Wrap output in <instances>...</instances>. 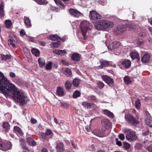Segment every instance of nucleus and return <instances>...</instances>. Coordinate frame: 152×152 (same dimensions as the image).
Returning a JSON list of instances; mask_svg holds the SVG:
<instances>
[{
    "mask_svg": "<svg viewBox=\"0 0 152 152\" xmlns=\"http://www.w3.org/2000/svg\"><path fill=\"white\" fill-rule=\"evenodd\" d=\"M69 11L70 14L75 17L78 18L83 15L81 13L77 10L71 9Z\"/></svg>",
    "mask_w": 152,
    "mask_h": 152,
    "instance_id": "9b49d317",
    "label": "nucleus"
},
{
    "mask_svg": "<svg viewBox=\"0 0 152 152\" xmlns=\"http://www.w3.org/2000/svg\"><path fill=\"white\" fill-rule=\"evenodd\" d=\"M142 134L143 135L146 136L148 134V130H147L145 132H143Z\"/></svg>",
    "mask_w": 152,
    "mask_h": 152,
    "instance_id": "680f3d73",
    "label": "nucleus"
},
{
    "mask_svg": "<svg viewBox=\"0 0 152 152\" xmlns=\"http://www.w3.org/2000/svg\"><path fill=\"white\" fill-rule=\"evenodd\" d=\"M52 63L51 61H49L46 65L45 68L48 70L51 69Z\"/></svg>",
    "mask_w": 152,
    "mask_h": 152,
    "instance_id": "e433bc0d",
    "label": "nucleus"
},
{
    "mask_svg": "<svg viewBox=\"0 0 152 152\" xmlns=\"http://www.w3.org/2000/svg\"><path fill=\"white\" fill-rule=\"evenodd\" d=\"M102 124L104 126L105 128L106 129H108L110 126V121L107 119H104L102 120Z\"/></svg>",
    "mask_w": 152,
    "mask_h": 152,
    "instance_id": "ddd939ff",
    "label": "nucleus"
},
{
    "mask_svg": "<svg viewBox=\"0 0 152 152\" xmlns=\"http://www.w3.org/2000/svg\"><path fill=\"white\" fill-rule=\"evenodd\" d=\"M80 92L78 91H75L73 94V97L74 98H76L80 95Z\"/></svg>",
    "mask_w": 152,
    "mask_h": 152,
    "instance_id": "c9c22d12",
    "label": "nucleus"
},
{
    "mask_svg": "<svg viewBox=\"0 0 152 152\" xmlns=\"http://www.w3.org/2000/svg\"><path fill=\"white\" fill-rule=\"evenodd\" d=\"M89 17L91 19L94 20H96L101 19L102 16L97 12L92 11L90 12Z\"/></svg>",
    "mask_w": 152,
    "mask_h": 152,
    "instance_id": "6e6552de",
    "label": "nucleus"
},
{
    "mask_svg": "<svg viewBox=\"0 0 152 152\" xmlns=\"http://www.w3.org/2000/svg\"><path fill=\"white\" fill-rule=\"evenodd\" d=\"M113 23L112 22L106 20H100L95 25L96 29L98 30H104L106 29H110L113 27Z\"/></svg>",
    "mask_w": 152,
    "mask_h": 152,
    "instance_id": "f03ea898",
    "label": "nucleus"
},
{
    "mask_svg": "<svg viewBox=\"0 0 152 152\" xmlns=\"http://www.w3.org/2000/svg\"><path fill=\"white\" fill-rule=\"evenodd\" d=\"M124 132L127 133L126 137L127 140L132 141L137 139V137L135 132L126 128L124 129Z\"/></svg>",
    "mask_w": 152,
    "mask_h": 152,
    "instance_id": "7ed1b4c3",
    "label": "nucleus"
},
{
    "mask_svg": "<svg viewBox=\"0 0 152 152\" xmlns=\"http://www.w3.org/2000/svg\"><path fill=\"white\" fill-rule=\"evenodd\" d=\"M20 34H22L23 35L25 34V32L24 30H21L20 31Z\"/></svg>",
    "mask_w": 152,
    "mask_h": 152,
    "instance_id": "052dcab7",
    "label": "nucleus"
},
{
    "mask_svg": "<svg viewBox=\"0 0 152 152\" xmlns=\"http://www.w3.org/2000/svg\"><path fill=\"white\" fill-rule=\"evenodd\" d=\"M147 150L149 152H152V145L148 146L147 148Z\"/></svg>",
    "mask_w": 152,
    "mask_h": 152,
    "instance_id": "603ef678",
    "label": "nucleus"
},
{
    "mask_svg": "<svg viewBox=\"0 0 152 152\" xmlns=\"http://www.w3.org/2000/svg\"><path fill=\"white\" fill-rule=\"evenodd\" d=\"M59 50L57 49L54 50L53 51L54 53L58 55H59Z\"/></svg>",
    "mask_w": 152,
    "mask_h": 152,
    "instance_id": "6e6d98bb",
    "label": "nucleus"
},
{
    "mask_svg": "<svg viewBox=\"0 0 152 152\" xmlns=\"http://www.w3.org/2000/svg\"><path fill=\"white\" fill-rule=\"evenodd\" d=\"M60 44V42L58 41L56 42H53L52 43V46L54 48H57Z\"/></svg>",
    "mask_w": 152,
    "mask_h": 152,
    "instance_id": "4c0bfd02",
    "label": "nucleus"
},
{
    "mask_svg": "<svg viewBox=\"0 0 152 152\" xmlns=\"http://www.w3.org/2000/svg\"><path fill=\"white\" fill-rule=\"evenodd\" d=\"M0 91L6 97L11 96L17 102L22 105L28 100L27 97L20 92L16 86L10 83L3 73L0 72Z\"/></svg>",
    "mask_w": 152,
    "mask_h": 152,
    "instance_id": "f257e3e1",
    "label": "nucleus"
},
{
    "mask_svg": "<svg viewBox=\"0 0 152 152\" xmlns=\"http://www.w3.org/2000/svg\"><path fill=\"white\" fill-rule=\"evenodd\" d=\"M45 45V43L44 42H41L40 43V45L42 46H44Z\"/></svg>",
    "mask_w": 152,
    "mask_h": 152,
    "instance_id": "774afa93",
    "label": "nucleus"
},
{
    "mask_svg": "<svg viewBox=\"0 0 152 152\" xmlns=\"http://www.w3.org/2000/svg\"><path fill=\"white\" fill-rule=\"evenodd\" d=\"M145 124L149 126L152 127V120L147 119L145 121Z\"/></svg>",
    "mask_w": 152,
    "mask_h": 152,
    "instance_id": "ea45409f",
    "label": "nucleus"
},
{
    "mask_svg": "<svg viewBox=\"0 0 152 152\" xmlns=\"http://www.w3.org/2000/svg\"><path fill=\"white\" fill-rule=\"evenodd\" d=\"M5 24L6 27L7 28H10L12 25V22L11 21L9 20H6L5 21Z\"/></svg>",
    "mask_w": 152,
    "mask_h": 152,
    "instance_id": "a19ab883",
    "label": "nucleus"
},
{
    "mask_svg": "<svg viewBox=\"0 0 152 152\" xmlns=\"http://www.w3.org/2000/svg\"><path fill=\"white\" fill-rule=\"evenodd\" d=\"M135 106L137 109H139L141 106L140 100L138 99L135 101Z\"/></svg>",
    "mask_w": 152,
    "mask_h": 152,
    "instance_id": "2f4dec72",
    "label": "nucleus"
},
{
    "mask_svg": "<svg viewBox=\"0 0 152 152\" xmlns=\"http://www.w3.org/2000/svg\"><path fill=\"white\" fill-rule=\"evenodd\" d=\"M1 58L2 60H6L7 59H10L11 58V56L9 55H5L4 54H1Z\"/></svg>",
    "mask_w": 152,
    "mask_h": 152,
    "instance_id": "f704fd0d",
    "label": "nucleus"
},
{
    "mask_svg": "<svg viewBox=\"0 0 152 152\" xmlns=\"http://www.w3.org/2000/svg\"><path fill=\"white\" fill-rule=\"evenodd\" d=\"M54 121L56 124H58L59 125H60V124L59 123L58 120L56 118H54Z\"/></svg>",
    "mask_w": 152,
    "mask_h": 152,
    "instance_id": "4d7b16f0",
    "label": "nucleus"
},
{
    "mask_svg": "<svg viewBox=\"0 0 152 152\" xmlns=\"http://www.w3.org/2000/svg\"><path fill=\"white\" fill-rule=\"evenodd\" d=\"M31 53L36 56H39L40 53L39 50L36 48H33L31 50Z\"/></svg>",
    "mask_w": 152,
    "mask_h": 152,
    "instance_id": "c756f323",
    "label": "nucleus"
},
{
    "mask_svg": "<svg viewBox=\"0 0 152 152\" xmlns=\"http://www.w3.org/2000/svg\"><path fill=\"white\" fill-rule=\"evenodd\" d=\"M50 38L51 40L54 41L59 39L60 37L57 35H53L50 36Z\"/></svg>",
    "mask_w": 152,
    "mask_h": 152,
    "instance_id": "473e14b6",
    "label": "nucleus"
},
{
    "mask_svg": "<svg viewBox=\"0 0 152 152\" xmlns=\"http://www.w3.org/2000/svg\"><path fill=\"white\" fill-rule=\"evenodd\" d=\"M91 99L92 101H95L96 100V98L94 96H92L91 97Z\"/></svg>",
    "mask_w": 152,
    "mask_h": 152,
    "instance_id": "e2e57ef3",
    "label": "nucleus"
},
{
    "mask_svg": "<svg viewBox=\"0 0 152 152\" xmlns=\"http://www.w3.org/2000/svg\"><path fill=\"white\" fill-rule=\"evenodd\" d=\"M45 133L47 136L49 135H53V132L49 129H47L46 130Z\"/></svg>",
    "mask_w": 152,
    "mask_h": 152,
    "instance_id": "c03bdc74",
    "label": "nucleus"
},
{
    "mask_svg": "<svg viewBox=\"0 0 152 152\" xmlns=\"http://www.w3.org/2000/svg\"><path fill=\"white\" fill-rule=\"evenodd\" d=\"M61 107H63L64 108H67L69 106V104L65 102H61Z\"/></svg>",
    "mask_w": 152,
    "mask_h": 152,
    "instance_id": "58836bf2",
    "label": "nucleus"
},
{
    "mask_svg": "<svg viewBox=\"0 0 152 152\" xmlns=\"http://www.w3.org/2000/svg\"><path fill=\"white\" fill-rule=\"evenodd\" d=\"M126 121L132 125H137L139 122L132 115L128 113L125 115V117Z\"/></svg>",
    "mask_w": 152,
    "mask_h": 152,
    "instance_id": "423d86ee",
    "label": "nucleus"
},
{
    "mask_svg": "<svg viewBox=\"0 0 152 152\" xmlns=\"http://www.w3.org/2000/svg\"><path fill=\"white\" fill-rule=\"evenodd\" d=\"M3 127L5 129L4 130L6 132H8L10 129V126L8 122H4L3 123Z\"/></svg>",
    "mask_w": 152,
    "mask_h": 152,
    "instance_id": "c85d7f7f",
    "label": "nucleus"
},
{
    "mask_svg": "<svg viewBox=\"0 0 152 152\" xmlns=\"http://www.w3.org/2000/svg\"><path fill=\"white\" fill-rule=\"evenodd\" d=\"M103 80L108 85H113L114 81L113 79L107 75H103L102 76Z\"/></svg>",
    "mask_w": 152,
    "mask_h": 152,
    "instance_id": "1a4fd4ad",
    "label": "nucleus"
},
{
    "mask_svg": "<svg viewBox=\"0 0 152 152\" xmlns=\"http://www.w3.org/2000/svg\"><path fill=\"white\" fill-rule=\"evenodd\" d=\"M97 85L99 89H102L104 86V85L102 82L99 81L97 83Z\"/></svg>",
    "mask_w": 152,
    "mask_h": 152,
    "instance_id": "a18cd8bd",
    "label": "nucleus"
},
{
    "mask_svg": "<svg viewBox=\"0 0 152 152\" xmlns=\"http://www.w3.org/2000/svg\"><path fill=\"white\" fill-rule=\"evenodd\" d=\"M119 138L121 140H123L125 139V136L124 134H121L118 136Z\"/></svg>",
    "mask_w": 152,
    "mask_h": 152,
    "instance_id": "3c124183",
    "label": "nucleus"
},
{
    "mask_svg": "<svg viewBox=\"0 0 152 152\" xmlns=\"http://www.w3.org/2000/svg\"><path fill=\"white\" fill-rule=\"evenodd\" d=\"M10 76L12 78H15V74L13 72H10Z\"/></svg>",
    "mask_w": 152,
    "mask_h": 152,
    "instance_id": "5fc2aeb1",
    "label": "nucleus"
},
{
    "mask_svg": "<svg viewBox=\"0 0 152 152\" xmlns=\"http://www.w3.org/2000/svg\"><path fill=\"white\" fill-rule=\"evenodd\" d=\"M104 113L105 115L111 118L113 117L114 115L113 113L107 110H104Z\"/></svg>",
    "mask_w": 152,
    "mask_h": 152,
    "instance_id": "cd10ccee",
    "label": "nucleus"
},
{
    "mask_svg": "<svg viewBox=\"0 0 152 152\" xmlns=\"http://www.w3.org/2000/svg\"><path fill=\"white\" fill-rule=\"evenodd\" d=\"M128 26H129V28L130 29H131V28L134 29V26H133L132 24H131L129 25H128Z\"/></svg>",
    "mask_w": 152,
    "mask_h": 152,
    "instance_id": "0e129e2a",
    "label": "nucleus"
},
{
    "mask_svg": "<svg viewBox=\"0 0 152 152\" xmlns=\"http://www.w3.org/2000/svg\"><path fill=\"white\" fill-rule=\"evenodd\" d=\"M125 30L126 28L123 26H121L116 28L114 30V31L116 34H119Z\"/></svg>",
    "mask_w": 152,
    "mask_h": 152,
    "instance_id": "f8f14e48",
    "label": "nucleus"
},
{
    "mask_svg": "<svg viewBox=\"0 0 152 152\" xmlns=\"http://www.w3.org/2000/svg\"><path fill=\"white\" fill-rule=\"evenodd\" d=\"M124 81L126 84H128L131 82L128 76H126L124 78Z\"/></svg>",
    "mask_w": 152,
    "mask_h": 152,
    "instance_id": "79ce46f5",
    "label": "nucleus"
},
{
    "mask_svg": "<svg viewBox=\"0 0 152 152\" xmlns=\"http://www.w3.org/2000/svg\"><path fill=\"white\" fill-rule=\"evenodd\" d=\"M121 64L124 66L126 68L128 69L131 66V62L129 60H128L122 62Z\"/></svg>",
    "mask_w": 152,
    "mask_h": 152,
    "instance_id": "4be33fe9",
    "label": "nucleus"
},
{
    "mask_svg": "<svg viewBox=\"0 0 152 152\" xmlns=\"http://www.w3.org/2000/svg\"><path fill=\"white\" fill-rule=\"evenodd\" d=\"M72 83L69 80L67 81L65 83L66 88L67 90H69L72 86Z\"/></svg>",
    "mask_w": 152,
    "mask_h": 152,
    "instance_id": "72a5a7b5",
    "label": "nucleus"
},
{
    "mask_svg": "<svg viewBox=\"0 0 152 152\" xmlns=\"http://www.w3.org/2000/svg\"><path fill=\"white\" fill-rule=\"evenodd\" d=\"M20 141L21 142V144L22 145L23 149L28 151H29L30 150L28 148L26 145L25 143L24 142V140L22 139L20 140Z\"/></svg>",
    "mask_w": 152,
    "mask_h": 152,
    "instance_id": "7c9ffc66",
    "label": "nucleus"
},
{
    "mask_svg": "<svg viewBox=\"0 0 152 152\" xmlns=\"http://www.w3.org/2000/svg\"><path fill=\"white\" fill-rule=\"evenodd\" d=\"M120 45L121 43L119 42L115 41L110 43L108 46V48L110 50H112L119 48Z\"/></svg>",
    "mask_w": 152,
    "mask_h": 152,
    "instance_id": "9d476101",
    "label": "nucleus"
},
{
    "mask_svg": "<svg viewBox=\"0 0 152 152\" xmlns=\"http://www.w3.org/2000/svg\"><path fill=\"white\" fill-rule=\"evenodd\" d=\"M66 53V52L65 50H59V55L64 56L65 55Z\"/></svg>",
    "mask_w": 152,
    "mask_h": 152,
    "instance_id": "49530a36",
    "label": "nucleus"
},
{
    "mask_svg": "<svg viewBox=\"0 0 152 152\" xmlns=\"http://www.w3.org/2000/svg\"><path fill=\"white\" fill-rule=\"evenodd\" d=\"M80 83V80L78 78H76L73 80L72 84L74 86L77 87L79 86Z\"/></svg>",
    "mask_w": 152,
    "mask_h": 152,
    "instance_id": "393cba45",
    "label": "nucleus"
},
{
    "mask_svg": "<svg viewBox=\"0 0 152 152\" xmlns=\"http://www.w3.org/2000/svg\"><path fill=\"white\" fill-rule=\"evenodd\" d=\"M31 123L32 124H36L37 122V121L36 120L33 118H31Z\"/></svg>",
    "mask_w": 152,
    "mask_h": 152,
    "instance_id": "864d4df0",
    "label": "nucleus"
},
{
    "mask_svg": "<svg viewBox=\"0 0 152 152\" xmlns=\"http://www.w3.org/2000/svg\"><path fill=\"white\" fill-rule=\"evenodd\" d=\"M54 1L56 4L58 5H59V4L61 2L60 0H54Z\"/></svg>",
    "mask_w": 152,
    "mask_h": 152,
    "instance_id": "13d9d810",
    "label": "nucleus"
},
{
    "mask_svg": "<svg viewBox=\"0 0 152 152\" xmlns=\"http://www.w3.org/2000/svg\"><path fill=\"white\" fill-rule=\"evenodd\" d=\"M4 3L2 2L0 4V17L2 18L4 15Z\"/></svg>",
    "mask_w": 152,
    "mask_h": 152,
    "instance_id": "dca6fc26",
    "label": "nucleus"
},
{
    "mask_svg": "<svg viewBox=\"0 0 152 152\" xmlns=\"http://www.w3.org/2000/svg\"><path fill=\"white\" fill-rule=\"evenodd\" d=\"M9 44L10 45L12 46L14 48L16 46L15 45V44H14L13 42H10L9 43Z\"/></svg>",
    "mask_w": 152,
    "mask_h": 152,
    "instance_id": "69168bd1",
    "label": "nucleus"
},
{
    "mask_svg": "<svg viewBox=\"0 0 152 152\" xmlns=\"http://www.w3.org/2000/svg\"><path fill=\"white\" fill-rule=\"evenodd\" d=\"M14 131L18 136H21L23 134L21 129L18 126L14 127Z\"/></svg>",
    "mask_w": 152,
    "mask_h": 152,
    "instance_id": "a211bd4d",
    "label": "nucleus"
},
{
    "mask_svg": "<svg viewBox=\"0 0 152 152\" xmlns=\"http://www.w3.org/2000/svg\"><path fill=\"white\" fill-rule=\"evenodd\" d=\"M85 129L87 132H89L90 130V127L89 126H86L85 127Z\"/></svg>",
    "mask_w": 152,
    "mask_h": 152,
    "instance_id": "bf43d9fd",
    "label": "nucleus"
},
{
    "mask_svg": "<svg viewBox=\"0 0 152 152\" xmlns=\"http://www.w3.org/2000/svg\"><path fill=\"white\" fill-rule=\"evenodd\" d=\"M130 56L132 59H140V56L136 52H133L130 53Z\"/></svg>",
    "mask_w": 152,
    "mask_h": 152,
    "instance_id": "b1692460",
    "label": "nucleus"
},
{
    "mask_svg": "<svg viewBox=\"0 0 152 152\" xmlns=\"http://www.w3.org/2000/svg\"><path fill=\"white\" fill-rule=\"evenodd\" d=\"M12 144L10 142H2L0 140V149L4 151H6L11 149Z\"/></svg>",
    "mask_w": 152,
    "mask_h": 152,
    "instance_id": "20e7f679",
    "label": "nucleus"
},
{
    "mask_svg": "<svg viewBox=\"0 0 152 152\" xmlns=\"http://www.w3.org/2000/svg\"><path fill=\"white\" fill-rule=\"evenodd\" d=\"M107 129H104V130L101 131L99 129H95L93 131V133L96 136L103 137L105 136L106 135L108 134H106L107 132Z\"/></svg>",
    "mask_w": 152,
    "mask_h": 152,
    "instance_id": "0eeeda50",
    "label": "nucleus"
},
{
    "mask_svg": "<svg viewBox=\"0 0 152 152\" xmlns=\"http://www.w3.org/2000/svg\"><path fill=\"white\" fill-rule=\"evenodd\" d=\"M27 142L31 146H34L36 145V142L31 137H28L26 139Z\"/></svg>",
    "mask_w": 152,
    "mask_h": 152,
    "instance_id": "6ab92c4d",
    "label": "nucleus"
},
{
    "mask_svg": "<svg viewBox=\"0 0 152 152\" xmlns=\"http://www.w3.org/2000/svg\"><path fill=\"white\" fill-rule=\"evenodd\" d=\"M71 58L73 60L78 61L80 59V57L79 54L74 53L72 55Z\"/></svg>",
    "mask_w": 152,
    "mask_h": 152,
    "instance_id": "412c9836",
    "label": "nucleus"
},
{
    "mask_svg": "<svg viewBox=\"0 0 152 152\" xmlns=\"http://www.w3.org/2000/svg\"><path fill=\"white\" fill-rule=\"evenodd\" d=\"M89 23L86 21H83L80 23V28L83 35L86 38V34L89 29Z\"/></svg>",
    "mask_w": 152,
    "mask_h": 152,
    "instance_id": "39448f33",
    "label": "nucleus"
},
{
    "mask_svg": "<svg viewBox=\"0 0 152 152\" xmlns=\"http://www.w3.org/2000/svg\"><path fill=\"white\" fill-rule=\"evenodd\" d=\"M115 141L116 142V144L117 145L120 146L122 145V143L120 141L118 140V138H115Z\"/></svg>",
    "mask_w": 152,
    "mask_h": 152,
    "instance_id": "09e8293b",
    "label": "nucleus"
},
{
    "mask_svg": "<svg viewBox=\"0 0 152 152\" xmlns=\"http://www.w3.org/2000/svg\"><path fill=\"white\" fill-rule=\"evenodd\" d=\"M38 61L40 67H42L45 64V61L42 58H39L38 59Z\"/></svg>",
    "mask_w": 152,
    "mask_h": 152,
    "instance_id": "bb28decb",
    "label": "nucleus"
},
{
    "mask_svg": "<svg viewBox=\"0 0 152 152\" xmlns=\"http://www.w3.org/2000/svg\"><path fill=\"white\" fill-rule=\"evenodd\" d=\"M150 58L151 57L149 54L146 53L142 57L141 60L143 62L147 63L149 61Z\"/></svg>",
    "mask_w": 152,
    "mask_h": 152,
    "instance_id": "2eb2a0df",
    "label": "nucleus"
},
{
    "mask_svg": "<svg viewBox=\"0 0 152 152\" xmlns=\"http://www.w3.org/2000/svg\"><path fill=\"white\" fill-rule=\"evenodd\" d=\"M64 145L62 143H59L56 145V148L57 151L58 152H64Z\"/></svg>",
    "mask_w": 152,
    "mask_h": 152,
    "instance_id": "aec40b11",
    "label": "nucleus"
},
{
    "mask_svg": "<svg viewBox=\"0 0 152 152\" xmlns=\"http://www.w3.org/2000/svg\"><path fill=\"white\" fill-rule=\"evenodd\" d=\"M124 146L125 148L127 149H129L130 147V144L128 143H124Z\"/></svg>",
    "mask_w": 152,
    "mask_h": 152,
    "instance_id": "de8ad7c7",
    "label": "nucleus"
},
{
    "mask_svg": "<svg viewBox=\"0 0 152 152\" xmlns=\"http://www.w3.org/2000/svg\"><path fill=\"white\" fill-rule=\"evenodd\" d=\"M83 107L87 109L91 108L94 106V104L91 103H88L86 102H83L82 104Z\"/></svg>",
    "mask_w": 152,
    "mask_h": 152,
    "instance_id": "5701e85b",
    "label": "nucleus"
},
{
    "mask_svg": "<svg viewBox=\"0 0 152 152\" xmlns=\"http://www.w3.org/2000/svg\"><path fill=\"white\" fill-rule=\"evenodd\" d=\"M100 62L101 65L98 66L99 69H102L104 67H107L109 65V62L106 60L100 61Z\"/></svg>",
    "mask_w": 152,
    "mask_h": 152,
    "instance_id": "4468645a",
    "label": "nucleus"
},
{
    "mask_svg": "<svg viewBox=\"0 0 152 152\" xmlns=\"http://www.w3.org/2000/svg\"><path fill=\"white\" fill-rule=\"evenodd\" d=\"M65 71L69 75H70L72 74V71L69 69V68H66V69Z\"/></svg>",
    "mask_w": 152,
    "mask_h": 152,
    "instance_id": "8fccbe9b",
    "label": "nucleus"
},
{
    "mask_svg": "<svg viewBox=\"0 0 152 152\" xmlns=\"http://www.w3.org/2000/svg\"><path fill=\"white\" fill-rule=\"evenodd\" d=\"M24 19L25 23L27 26L29 27L31 26L30 20L28 17L25 16L24 18Z\"/></svg>",
    "mask_w": 152,
    "mask_h": 152,
    "instance_id": "a878e982",
    "label": "nucleus"
},
{
    "mask_svg": "<svg viewBox=\"0 0 152 152\" xmlns=\"http://www.w3.org/2000/svg\"><path fill=\"white\" fill-rule=\"evenodd\" d=\"M40 136L42 139L45 140H48V138L45 133H42L40 134Z\"/></svg>",
    "mask_w": 152,
    "mask_h": 152,
    "instance_id": "37998d69",
    "label": "nucleus"
},
{
    "mask_svg": "<svg viewBox=\"0 0 152 152\" xmlns=\"http://www.w3.org/2000/svg\"><path fill=\"white\" fill-rule=\"evenodd\" d=\"M56 92L57 95L60 96H63L65 94L63 89L60 86L57 87Z\"/></svg>",
    "mask_w": 152,
    "mask_h": 152,
    "instance_id": "f3484780",
    "label": "nucleus"
},
{
    "mask_svg": "<svg viewBox=\"0 0 152 152\" xmlns=\"http://www.w3.org/2000/svg\"><path fill=\"white\" fill-rule=\"evenodd\" d=\"M29 40L31 42H33L34 41V38L33 37H30L29 38Z\"/></svg>",
    "mask_w": 152,
    "mask_h": 152,
    "instance_id": "338daca9",
    "label": "nucleus"
}]
</instances>
